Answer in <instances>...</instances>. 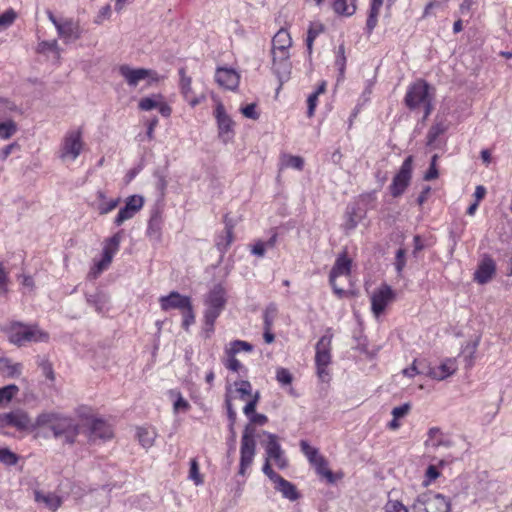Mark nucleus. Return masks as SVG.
I'll list each match as a JSON object with an SVG mask.
<instances>
[{"label":"nucleus","instance_id":"15","mask_svg":"<svg viewBox=\"0 0 512 512\" xmlns=\"http://www.w3.org/2000/svg\"><path fill=\"white\" fill-rule=\"evenodd\" d=\"M87 436L90 442H95L97 439L107 440L112 438L113 431L103 419L93 418L89 423Z\"/></svg>","mask_w":512,"mask_h":512},{"label":"nucleus","instance_id":"49","mask_svg":"<svg viewBox=\"0 0 512 512\" xmlns=\"http://www.w3.org/2000/svg\"><path fill=\"white\" fill-rule=\"evenodd\" d=\"M189 478L196 484L200 485L203 483V478L199 472V466L196 459L190 461Z\"/></svg>","mask_w":512,"mask_h":512},{"label":"nucleus","instance_id":"39","mask_svg":"<svg viewBox=\"0 0 512 512\" xmlns=\"http://www.w3.org/2000/svg\"><path fill=\"white\" fill-rule=\"evenodd\" d=\"M300 447L301 451L305 454L312 465L318 461V458L323 457L319 454L318 449L310 446L309 443L305 440L300 441Z\"/></svg>","mask_w":512,"mask_h":512},{"label":"nucleus","instance_id":"47","mask_svg":"<svg viewBox=\"0 0 512 512\" xmlns=\"http://www.w3.org/2000/svg\"><path fill=\"white\" fill-rule=\"evenodd\" d=\"M19 392V387L15 384H9L2 387V404L10 402Z\"/></svg>","mask_w":512,"mask_h":512},{"label":"nucleus","instance_id":"41","mask_svg":"<svg viewBox=\"0 0 512 512\" xmlns=\"http://www.w3.org/2000/svg\"><path fill=\"white\" fill-rule=\"evenodd\" d=\"M18 131L17 123L2 116V140L11 138Z\"/></svg>","mask_w":512,"mask_h":512},{"label":"nucleus","instance_id":"29","mask_svg":"<svg viewBox=\"0 0 512 512\" xmlns=\"http://www.w3.org/2000/svg\"><path fill=\"white\" fill-rule=\"evenodd\" d=\"M112 257L113 251H110V247H104L102 259L91 269L88 277L96 279L99 274L111 263Z\"/></svg>","mask_w":512,"mask_h":512},{"label":"nucleus","instance_id":"52","mask_svg":"<svg viewBox=\"0 0 512 512\" xmlns=\"http://www.w3.org/2000/svg\"><path fill=\"white\" fill-rule=\"evenodd\" d=\"M276 379L281 385H290L292 383L293 376L288 369L278 368L276 371Z\"/></svg>","mask_w":512,"mask_h":512},{"label":"nucleus","instance_id":"17","mask_svg":"<svg viewBox=\"0 0 512 512\" xmlns=\"http://www.w3.org/2000/svg\"><path fill=\"white\" fill-rule=\"evenodd\" d=\"M159 302L163 311H168L170 309L183 311L185 308H189V305L192 304L189 296L181 295L176 291H172L168 295L160 297Z\"/></svg>","mask_w":512,"mask_h":512},{"label":"nucleus","instance_id":"34","mask_svg":"<svg viewBox=\"0 0 512 512\" xmlns=\"http://www.w3.org/2000/svg\"><path fill=\"white\" fill-rule=\"evenodd\" d=\"M273 71L277 75V77L280 81V85H282L290 77L291 62L290 61L273 62Z\"/></svg>","mask_w":512,"mask_h":512},{"label":"nucleus","instance_id":"18","mask_svg":"<svg viewBox=\"0 0 512 512\" xmlns=\"http://www.w3.org/2000/svg\"><path fill=\"white\" fill-rule=\"evenodd\" d=\"M496 273V264L489 255H484L474 273V280L479 284L488 283Z\"/></svg>","mask_w":512,"mask_h":512},{"label":"nucleus","instance_id":"42","mask_svg":"<svg viewBox=\"0 0 512 512\" xmlns=\"http://www.w3.org/2000/svg\"><path fill=\"white\" fill-rule=\"evenodd\" d=\"M179 75H180V87L181 92L184 95L186 99L189 98L191 92H192V79L191 77L186 75L185 68L179 69Z\"/></svg>","mask_w":512,"mask_h":512},{"label":"nucleus","instance_id":"24","mask_svg":"<svg viewBox=\"0 0 512 512\" xmlns=\"http://www.w3.org/2000/svg\"><path fill=\"white\" fill-rule=\"evenodd\" d=\"M425 446L427 448L437 449L440 446L450 447L451 441L445 439L442 431L438 427H432L428 431V438L425 441Z\"/></svg>","mask_w":512,"mask_h":512},{"label":"nucleus","instance_id":"1","mask_svg":"<svg viewBox=\"0 0 512 512\" xmlns=\"http://www.w3.org/2000/svg\"><path fill=\"white\" fill-rule=\"evenodd\" d=\"M34 427L49 429L56 440L61 441L63 445L69 446L77 442V437L81 432V426L74 418L56 412L39 414Z\"/></svg>","mask_w":512,"mask_h":512},{"label":"nucleus","instance_id":"48","mask_svg":"<svg viewBox=\"0 0 512 512\" xmlns=\"http://www.w3.org/2000/svg\"><path fill=\"white\" fill-rule=\"evenodd\" d=\"M379 10L380 9L377 7H374V6L370 7L369 15H368L367 22H366V30H367L368 34H371L373 29L377 25V18L379 15Z\"/></svg>","mask_w":512,"mask_h":512},{"label":"nucleus","instance_id":"5","mask_svg":"<svg viewBox=\"0 0 512 512\" xmlns=\"http://www.w3.org/2000/svg\"><path fill=\"white\" fill-rule=\"evenodd\" d=\"M119 74L130 87H137L140 81L147 80V85L159 82L162 77L152 69L133 68L128 64H122L118 68Z\"/></svg>","mask_w":512,"mask_h":512},{"label":"nucleus","instance_id":"62","mask_svg":"<svg viewBox=\"0 0 512 512\" xmlns=\"http://www.w3.org/2000/svg\"><path fill=\"white\" fill-rule=\"evenodd\" d=\"M154 177L157 179L156 188L160 191L161 195H163L167 187L166 177L160 170L154 172Z\"/></svg>","mask_w":512,"mask_h":512},{"label":"nucleus","instance_id":"36","mask_svg":"<svg viewBox=\"0 0 512 512\" xmlns=\"http://www.w3.org/2000/svg\"><path fill=\"white\" fill-rule=\"evenodd\" d=\"M478 345L479 339H476L475 341L468 342L462 351L467 368L472 367L474 364L475 353L477 351Z\"/></svg>","mask_w":512,"mask_h":512},{"label":"nucleus","instance_id":"28","mask_svg":"<svg viewBox=\"0 0 512 512\" xmlns=\"http://www.w3.org/2000/svg\"><path fill=\"white\" fill-rule=\"evenodd\" d=\"M224 223H225V236H220L219 239L216 242L217 248L220 252L224 253L228 250L231 243L233 242V228L234 225L231 220L228 219V216L225 215L224 217Z\"/></svg>","mask_w":512,"mask_h":512},{"label":"nucleus","instance_id":"31","mask_svg":"<svg viewBox=\"0 0 512 512\" xmlns=\"http://www.w3.org/2000/svg\"><path fill=\"white\" fill-rule=\"evenodd\" d=\"M292 40L288 31L280 29L272 39V49L288 50Z\"/></svg>","mask_w":512,"mask_h":512},{"label":"nucleus","instance_id":"26","mask_svg":"<svg viewBox=\"0 0 512 512\" xmlns=\"http://www.w3.org/2000/svg\"><path fill=\"white\" fill-rule=\"evenodd\" d=\"M35 501L43 504L51 511H56L62 504V499L54 493L35 491Z\"/></svg>","mask_w":512,"mask_h":512},{"label":"nucleus","instance_id":"40","mask_svg":"<svg viewBox=\"0 0 512 512\" xmlns=\"http://www.w3.org/2000/svg\"><path fill=\"white\" fill-rule=\"evenodd\" d=\"M253 350V346L242 340H234L230 343V348L226 350L227 355H235L240 351L251 352Z\"/></svg>","mask_w":512,"mask_h":512},{"label":"nucleus","instance_id":"61","mask_svg":"<svg viewBox=\"0 0 512 512\" xmlns=\"http://www.w3.org/2000/svg\"><path fill=\"white\" fill-rule=\"evenodd\" d=\"M242 114L249 119L257 120L259 118V113L256 111V104L251 103L247 106L241 108Z\"/></svg>","mask_w":512,"mask_h":512},{"label":"nucleus","instance_id":"20","mask_svg":"<svg viewBox=\"0 0 512 512\" xmlns=\"http://www.w3.org/2000/svg\"><path fill=\"white\" fill-rule=\"evenodd\" d=\"M239 75L233 69L228 68H218L215 74L216 82L229 90H234L239 85Z\"/></svg>","mask_w":512,"mask_h":512},{"label":"nucleus","instance_id":"4","mask_svg":"<svg viewBox=\"0 0 512 512\" xmlns=\"http://www.w3.org/2000/svg\"><path fill=\"white\" fill-rule=\"evenodd\" d=\"M205 304L207 306L204 315L205 324L212 326L226 304V291L224 287L220 284L215 285L208 293Z\"/></svg>","mask_w":512,"mask_h":512},{"label":"nucleus","instance_id":"56","mask_svg":"<svg viewBox=\"0 0 512 512\" xmlns=\"http://www.w3.org/2000/svg\"><path fill=\"white\" fill-rule=\"evenodd\" d=\"M20 152L21 146L18 142H13L9 145H6L5 147L2 148V160L7 158L9 155L13 154L19 156Z\"/></svg>","mask_w":512,"mask_h":512},{"label":"nucleus","instance_id":"50","mask_svg":"<svg viewBox=\"0 0 512 512\" xmlns=\"http://www.w3.org/2000/svg\"><path fill=\"white\" fill-rule=\"evenodd\" d=\"M19 461V456L12 452L9 448L2 447V464L11 466L16 465Z\"/></svg>","mask_w":512,"mask_h":512},{"label":"nucleus","instance_id":"45","mask_svg":"<svg viewBox=\"0 0 512 512\" xmlns=\"http://www.w3.org/2000/svg\"><path fill=\"white\" fill-rule=\"evenodd\" d=\"M276 315H277L276 305L273 303L269 304L266 307V309L264 311V315H263L264 328H272V325H273Z\"/></svg>","mask_w":512,"mask_h":512},{"label":"nucleus","instance_id":"14","mask_svg":"<svg viewBox=\"0 0 512 512\" xmlns=\"http://www.w3.org/2000/svg\"><path fill=\"white\" fill-rule=\"evenodd\" d=\"M144 199L139 195L129 196L125 206L121 208L114 220L117 226L123 224L126 220L131 219L143 206Z\"/></svg>","mask_w":512,"mask_h":512},{"label":"nucleus","instance_id":"38","mask_svg":"<svg viewBox=\"0 0 512 512\" xmlns=\"http://www.w3.org/2000/svg\"><path fill=\"white\" fill-rule=\"evenodd\" d=\"M313 465L319 475L325 477L329 483H334V475L332 471L327 467V461L324 457L318 458V461Z\"/></svg>","mask_w":512,"mask_h":512},{"label":"nucleus","instance_id":"2","mask_svg":"<svg viewBox=\"0 0 512 512\" xmlns=\"http://www.w3.org/2000/svg\"><path fill=\"white\" fill-rule=\"evenodd\" d=\"M268 418L264 414L255 413L250 416V423L244 428L241 437L240 446V465L238 473L242 476L246 474V470L251 466L256 454L255 432L256 429L252 424L264 425Z\"/></svg>","mask_w":512,"mask_h":512},{"label":"nucleus","instance_id":"13","mask_svg":"<svg viewBox=\"0 0 512 512\" xmlns=\"http://www.w3.org/2000/svg\"><path fill=\"white\" fill-rule=\"evenodd\" d=\"M215 117L217 119L219 137L223 142H228L234 135V122L231 117L226 113L222 103H218L215 109Z\"/></svg>","mask_w":512,"mask_h":512},{"label":"nucleus","instance_id":"23","mask_svg":"<svg viewBox=\"0 0 512 512\" xmlns=\"http://www.w3.org/2000/svg\"><path fill=\"white\" fill-rule=\"evenodd\" d=\"M449 128V124L446 119L438 117L435 120V123L430 127L427 136H426V145L427 146H434L437 138L444 134Z\"/></svg>","mask_w":512,"mask_h":512},{"label":"nucleus","instance_id":"53","mask_svg":"<svg viewBox=\"0 0 512 512\" xmlns=\"http://www.w3.org/2000/svg\"><path fill=\"white\" fill-rule=\"evenodd\" d=\"M38 366L41 368L46 378H48L51 381L54 380L55 376L53 366L52 363L47 358L40 359V361L38 362Z\"/></svg>","mask_w":512,"mask_h":512},{"label":"nucleus","instance_id":"10","mask_svg":"<svg viewBox=\"0 0 512 512\" xmlns=\"http://www.w3.org/2000/svg\"><path fill=\"white\" fill-rule=\"evenodd\" d=\"M413 156H408L402 163L400 170L394 176L389 190L394 198L401 196L409 186L412 178Z\"/></svg>","mask_w":512,"mask_h":512},{"label":"nucleus","instance_id":"12","mask_svg":"<svg viewBox=\"0 0 512 512\" xmlns=\"http://www.w3.org/2000/svg\"><path fill=\"white\" fill-rule=\"evenodd\" d=\"M395 298V292L389 285H382L371 297V308L375 316L382 314L391 301Z\"/></svg>","mask_w":512,"mask_h":512},{"label":"nucleus","instance_id":"33","mask_svg":"<svg viewBox=\"0 0 512 512\" xmlns=\"http://www.w3.org/2000/svg\"><path fill=\"white\" fill-rule=\"evenodd\" d=\"M355 1L356 0H335L333 9L339 15L351 16L356 10Z\"/></svg>","mask_w":512,"mask_h":512},{"label":"nucleus","instance_id":"3","mask_svg":"<svg viewBox=\"0 0 512 512\" xmlns=\"http://www.w3.org/2000/svg\"><path fill=\"white\" fill-rule=\"evenodd\" d=\"M431 90L433 89L425 80L419 79L408 87L404 98L405 105L411 110L423 107V120H426L433 110L434 93Z\"/></svg>","mask_w":512,"mask_h":512},{"label":"nucleus","instance_id":"57","mask_svg":"<svg viewBox=\"0 0 512 512\" xmlns=\"http://www.w3.org/2000/svg\"><path fill=\"white\" fill-rule=\"evenodd\" d=\"M235 386L242 399H244L245 396L251 395V384L249 381L241 380L239 382H235Z\"/></svg>","mask_w":512,"mask_h":512},{"label":"nucleus","instance_id":"32","mask_svg":"<svg viewBox=\"0 0 512 512\" xmlns=\"http://www.w3.org/2000/svg\"><path fill=\"white\" fill-rule=\"evenodd\" d=\"M21 372V363H12L10 359L2 357V377L16 378L21 375Z\"/></svg>","mask_w":512,"mask_h":512},{"label":"nucleus","instance_id":"27","mask_svg":"<svg viewBox=\"0 0 512 512\" xmlns=\"http://www.w3.org/2000/svg\"><path fill=\"white\" fill-rule=\"evenodd\" d=\"M274 484L275 489L279 491L284 498L290 501H296L300 497L296 486L284 479L282 476H280L279 480H277Z\"/></svg>","mask_w":512,"mask_h":512},{"label":"nucleus","instance_id":"63","mask_svg":"<svg viewBox=\"0 0 512 512\" xmlns=\"http://www.w3.org/2000/svg\"><path fill=\"white\" fill-rule=\"evenodd\" d=\"M263 473L273 482L275 483L279 480L280 475L277 474L271 467L270 461L265 459V463L262 469Z\"/></svg>","mask_w":512,"mask_h":512},{"label":"nucleus","instance_id":"46","mask_svg":"<svg viewBox=\"0 0 512 512\" xmlns=\"http://www.w3.org/2000/svg\"><path fill=\"white\" fill-rule=\"evenodd\" d=\"M335 65L338 67L339 70V77L343 78L346 68V56H345V48L344 45L341 44L338 48V55L335 61Z\"/></svg>","mask_w":512,"mask_h":512},{"label":"nucleus","instance_id":"21","mask_svg":"<svg viewBox=\"0 0 512 512\" xmlns=\"http://www.w3.org/2000/svg\"><path fill=\"white\" fill-rule=\"evenodd\" d=\"M27 326L22 322H12L5 330L9 342L18 347L25 346Z\"/></svg>","mask_w":512,"mask_h":512},{"label":"nucleus","instance_id":"59","mask_svg":"<svg viewBox=\"0 0 512 512\" xmlns=\"http://www.w3.org/2000/svg\"><path fill=\"white\" fill-rule=\"evenodd\" d=\"M38 52L45 53L47 51H55L58 52V43L57 40L52 41H42L38 44L37 48Z\"/></svg>","mask_w":512,"mask_h":512},{"label":"nucleus","instance_id":"9","mask_svg":"<svg viewBox=\"0 0 512 512\" xmlns=\"http://www.w3.org/2000/svg\"><path fill=\"white\" fill-rule=\"evenodd\" d=\"M351 268L352 259L348 257L347 251L344 250L337 256L335 263L329 273V283L332 286L334 293L340 298L346 295V291L338 287L336 279L339 276H349L351 274Z\"/></svg>","mask_w":512,"mask_h":512},{"label":"nucleus","instance_id":"6","mask_svg":"<svg viewBox=\"0 0 512 512\" xmlns=\"http://www.w3.org/2000/svg\"><path fill=\"white\" fill-rule=\"evenodd\" d=\"M451 503L442 494L425 493L417 497L413 512H450Z\"/></svg>","mask_w":512,"mask_h":512},{"label":"nucleus","instance_id":"54","mask_svg":"<svg viewBox=\"0 0 512 512\" xmlns=\"http://www.w3.org/2000/svg\"><path fill=\"white\" fill-rule=\"evenodd\" d=\"M406 265V250L404 248H399L396 252L395 257V268L398 274H401L404 267Z\"/></svg>","mask_w":512,"mask_h":512},{"label":"nucleus","instance_id":"44","mask_svg":"<svg viewBox=\"0 0 512 512\" xmlns=\"http://www.w3.org/2000/svg\"><path fill=\"white\" fill-rule=\"evenodd\" d=\"M323 30V26L321 24L311 25L306 38V45L309 55L312 53L313 42L315 38L321 33Z\"/></svg>","mask_w":512,"mask_h":512},{"label":"nucleus","instance_id":"16","mask_svg":"<svg viewBox=\"0 0 512 512\" xmlns=\"http://www.w3.org/2000/svg\"><path fill=\"white\" fill-rule=\"evenodd\" d=\"M4 425L23 431L28 429L32 424L27 412L22 409H17L2 415V427Z\"/></svg>","mask_w":512,"mask_h":512},{"label":"nucleus","instance_id":"55","mask_svg":"<svg viewBox=\"0 0 512 512\" xmlns=\"http://www.w3.org/2000/svg\"><path fill=\"white\" fill-rule=\"evenodd\" d=\"M119 204V199H112L110 201L100 202L97 209L101 215L107 214L114 210Z\"/></svg>","mask_w":512,"mask_h":512},{"label":"nucleus","instance_id":"60","mask_svg":"<svg viewBox=\"0 0 512 512\" xmlns=\"http://www.w3.org/2000/svg\"><path fill=\"white\" fill-rule=\"evenodd\" d=\"M386 512H408V509L400 501L389 500L385 506Z\"/></svg>","mask_w":512,"mask_h":512},{"label":"nucleus","instance_id":"37","mask_svg":"<svg viewBox=\"0 0 512 512\" xmlns=\"http://www.w3.org/2000/svg\"><path fill=\"white\" fill-rule=\"evenodd\" d=\"M137 436L141 445L145 448H149L154 443L156 433L146 428H139Z\"/></svg>","mask_w":512,"mask_h":512},{"label":"nucleus","instance_id":"51","mask_svg":"<svg viewBox=\"0 0 512 512\" xmlns=\"http://www.w3.org/2000/svg\"><path fill=\"white\" fill-rule=\"evenodd\" d=\"M182 314H183L182 327H183L186 331H188V330H189L190 325H192V324L195 322V314H194V311H193L192 304H191V305H189V308H185V309L182 311Z\"/></svg>","mask_w":512,"mask_h":512},{"label":"nucleus","instance_id":"19","mask_svg":"<svg viewBox=\"0 0 512 512\" xmlns=\"http://www.w3.org/2000/svg\"><path fill=\"white\" fill-rule=\"evenodd\" d=\"M57 32L65 42L76 41L82 35L79 23L72 19H66L60 25H57Z\"/></svg>","mask_w":512,"mask_h":512},{"label":"nucleus","instance_id":"8","mask_svg":"<svg viewBox=\"0 0 512 512\" xmlns=\"http://www.w3.org/2000/svg\"><path fill=\"white\" fill-rule=\"evenodd\" d=\"M331 342L332 336L324 335L316 344L315 363L317 367V374L323 382L329 381L327 366L331 362Z\"/></svg>","mask_w":512,"mask_h":512},{"label":"nucleus","instance_id":"25","mask_svg":"<svg viewBox=\"0 0 512 512\" xmlns=\"http://www.w3.org/2000/svg\"><path fill=\"white\" fill-rule=\"evenodd\" d=\"M25 345L27 343H47L50 335L47 331L42 330L37 324H28L26 331Z\"/></svg>","mask_w":512,"mask_h":512},{"label":"nucleus","instance_id":"11","mask_svg":"<svg viewBox=\"0 0 512 512\" xmlns=\"http://www.w3.org/2000/svg\"><path fill=\"white\" fill-rule=\"evenodd\" d=\"M262 434L266 437V440L261 441V445L265 448L266 452L265 459L269 461L274 460L279 469L286 468L288 461L278 441V436L267 431H263Z\"/></svg>","mask_w":512,"mask_h":512},{"label":"nucleus","instance_id":"7","mask_svg":"<svg viewBox=\"0 0 512 512\" xmlns=\"http://www.w3.org/2000/svg\"><path fill=\"white\" fill-rule=\"evenodd\" d=\"M84 143L80 129L69 130L63 138L59 150V158L62 161H74L80 155Z\"/></svg>","mask_w":512,"mask_h":512},{"label":"nucleus","instance_id":"30","mask_svg":"<svg viewBox=\"0 0 512 512\" xmlns=\"http://www.w3.org/2000/svg\"><path fill=\"white\" fill-rule=\"evenodd\" d=\"M86 301L90 306L94 307L98 313H101L108 303V296L103 291L97 290L93 294H86Z\"/></svg>","mask_w":512,"mask_h":512},{"label":"nucleus","instance_id":"22","mask_svg":"<svg viewBox=\"0 0 512 512\" xmlns=\"http://www.w3.org/2000/svg\"><path fill=\"white\" fill-rule=\"evenodd\" d=\"M457 370L456 360L453 358L446 359L437 369H431L429 375L437 380H444L453 375Z\"/></svg>","mask_w":512,"mask_h":512},{"label":"nucleus","instance_id":"43","mask_svg":"<svg viewBox=\"0 0 512 512\" xmlns=\"http://www.w3.org/2000/svg\"><path fill=\"white\" fill-rule=\"evenodd\" d=\"M158 99H162L161 94H155L152 97H144L139 101L138 107L142 111H149L159 106Z\"/></svg>","mask_w":512,"mask_h":512},{"label":"nucleus","instance_id":"64","mask_svg":"<svg viewBox=\"0 0 512 512\" xmlns=\"http://www.w3.org/2000/svg\"><path fill=\"white\" fill-rule=\"evenodd\" d=\"M410 404L409 403H404L400 406H397V407H394L393 410H392V416L394 418H402L404 416H406L408 414V412L410 411Z\"/></svg>","mask_w":512,"mask_h":512},{"label":"nucleus","instance_id":"35","mask_svg":"<svg viewBox=\"0 0 512 512\" xmlns=\"http://www.w3.org/2000/svg\"><path fill=\"white\" fill-rule=\"evenodd\" d=\"M291 167L298 171L304 168V159L300 156L284 154L281 157V168Z\"/></svg>","mask_w":512,"mask_h":512},{"label":"nucleus","instance_id":"58","mask_svg":"<svg viewBox=\"0 0 512 512\" xmlns=\"http://www.w3.org/2000/svg\"><path fill=\"white\" fill-rule=\"evenodd\" d=\"M260 395L259 392H256L253 398L245 405L243 412L246 416L250 418L251 415L255 414V409L257 403L259 401Z\"/></svg>","mask_w":512,"mask_h":512}]
</instances>
